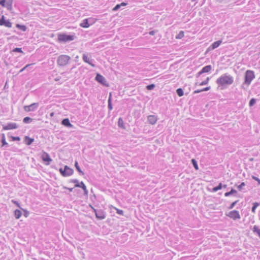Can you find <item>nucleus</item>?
Segmentation results:
<instances>
[{
    "instance_id": "aec40b11",
    "label": "nucleus",
    "mask_w": 260,
    "mask_h": 260,
    "mask_svg": "<svg viewBox=\"0 0 260 260\" xmlns=\"http://www.w3.org/2000/svg\"><path fill=\"white\" fill-rule=\"evenodd\" d=\"M222 43V41L221 40H218L217 41H216L214 42L209 48V49H215L216 48H217Z\"/></svg>"
},
{
    "instance_id": "b1692460",
    "label": "nucleus",
    "mask_w": 260,
    "mask_h": 260,
    "mask_svg": "<svg viewBox=\"0 0 260 260\" xmlns=\"http://www.w3.org/2000/svg\"><path fill=\"white\" fill-rule=\"evenodd\" d=\"M118 125L119 127L125 129V125L124 124L123 120L121 117H119L118 121Z\"/></svg>"
},
{
    "instance_id": "6e6552de",
    "label": "nucleus",
    "mask_w": 260,
    "mask_h": 260,
    "mask_svg": "<svg viewBox=\"0 0 260 260\" xmlns=\"http://www.w3.org/2000/svg\"><path fill=\"white\" fill-rule=\"evenodd\" d=\"M95 79L98 82H99L101 84H102L104 86H105L106 87L109 86V84L107 82V81H106V79H105V78L104 76H103L102 75H101L100 74H99V73L96 74Z\"/></svg>"
},
{
    "instance_id": "72a5a7b5",
    "label": "nucleus",
    "mask_w": 260,
    "mask_h": 260,
    "mask_svg": "<svg viewBox=\"0 0 260 260\" xmlns=\"http://www.w3.org/2000/svg\"><path fill=\"white\" fill-rule=\"evenodd\" d=\"M176 93L179 96H182L184 94V92L183 91V89L181 88H178L176 90Z\"/></svg>"
},
{
    "instance_id": "7ed1b4c3",
    "label": "nucleus",
    "mask_w": 260,
    "mask_h": 260,
    "mask_svg": "<svg viewBox=\"0 0 260 260\" xmlns=\"http://www.w3.org/2000/svg\"><path fill=\"white\" fill-rule=\"evenodd\" d=\"M76 38L74 35H68L66 34H59L58 35V41L60 43H67L72 41Z\"/></svg>"
},
{
    "instance_id": "2eb2a0df",
    "label": "nucleus",
    "mask_w": 260,
    "mask_h": 260,
    "mask_svg": "<svg viewBox=\"0 0 260 260\" xmlns=\"http://www.w3.org/2000/svg\"><path fill=\"white\" fill-rule=\"evenodd\" d=\"M83 60L84 62L91 65L92 67H94L95 66V65L92 63L93 60L88 57L86 54H83Z\"/></svg>"
},
{
    "instance_id": "9b49d317",
    "label": "nucleus",
    "mask_w": 260,
    "mask_h": 260,
    "mask_svg": "<svg viewBox=\"0 0 260 260\" xmlns=\"http://www.w3.org/2000/svg\"><path fill=\"white\" fill-rule=\"evenodd\" d=\"M39 107V103H34L29 106H25L24 109L26 112L34 111L36 110Z\"/></svg>"
},
{
    "instance_id": "2f4dec72",
    "label": "nucleus",
    "mask_w": 260,
    "mask_h": 260,
    "mask_svg": "<svg viewBox=\"0 0 260 260\" xmlns=\"http://www.w3.org/2000/svg\"><path fill=\"white\" fill-rule=\"evenodd\" d=\"M191 163H192L194 168L196 170H199V167H198V163H197V161H196V160L195 159L193 158V159H191Z\"/></svg>"
},
{
    "instance_id": "4c0bfd02",
    "label": "nucleus",
    "mask_w": 260,
    "mask_h": 260,
    "mask_svg": "<svg viewBox=\"0 0 260 260\" xmlns=\"http://www.w3.org/2000/svg\"><path fill=\"white\" fill-rule=\"evenodd\" d=\"M209 80H210V78L207 77L205 81L202 82L201 83H200L199 85L200 86H203V85H207L208 83Z\"/></svg>"
},
{
    "instance_id": "e433bc0d",
    "label": "nucleus",
    "mask_w": 260,
    "mask_h": 260,
    "mask_svg": "<svg viewBox=\"0 0 260 260\" xmlns=\"http://www.w3.org/2000/svg\"><path fill=\"white\" fill-rule=\"evenodd\" d=\"M184 37V31H180L179 34L177 35L176 37V39H181Z\"/></svg>"
},
{
    "instance_id": "58836bf2",
    "label": "nucleus",
    "mask_w": 260,
    "mask_h": 260,
    "mask_svg": "<svg viewBox=\"0 0 260 260\" xmlns=\"http://www.w3.org/2000/svg\"><path fill=\"white\" fill-rule=\"evenodd\" d=\"M155 87V84H151L147 85L146 86V89L148 90H153Z\"/></svg>"
},
{
    "instance_id": "ea45409f",
    "label": "nucleus",
    "mask_w": 260,
    "mask_h": 260,
    "mask_svg": "<svg viewBox=\"0 0 260 260\" xmlns=\"http://www.w3.org/2000/svg\"><path fill=\"white\" fill-rule=\"evenodd\" d=\"M239 200H237L234 202H233L231 205L229 207V209H232L237 204V203L238 202Z\"/></svg>"
},
{
    "instance_id": "473e14b6",
    "label": "nucleus",
    "mask_w": 260,
    "mask_h": 260,
    "mask_svg": "<svg viewBox=\"0 0 260 260\" xmlns=\"http://www.w3.org/2000/svg\"><path fill=\"white\" fill-rule=\"evenodd\" d=\"M259 205V204L257 202H255L253 203V206L251 209V211L252 213H255L256 208Z\"/></svg>"
},
{
    "instance_id": "4d7b16f0",
    "label": "nucleus",
    "mask_w": 260,
    "mask_h": 260,
    "mask_svg": "<svg viewBox=\"0 0 260 260\" xmlns=\"http://www.w3.org/2000/svg\"><path fill=\"white\" fill-rule=\"evenodd\" d=\"M217 2H218L219 3H222L223 0H217Z\"/></svg>"
},
{
    "instance_id": "6ab92c4d",
    "label": "nucleus",
    "mask_w": 260,
    "mask_h": 260,
    "mask_svg": "<svg viewBox=\"0 0 260 260\" xmlns=\"http://www.w3.org/2000/svg\"><path fill=\"white\" fill-rule=\"evenodd\" d=\"M61 124L64 126H66L68 127H73V125L71 123L69 119L68 118H64L61 121Z\"/></svg>"
},
{
    "instance_id": "13d9d810",
    "label": "nucleus",
    "mask_w": 260,
    "mask_h": 260,
    "mask_svg": "<svg viewBox=\"0 0 260 260\" xmlns=\"http://www.w3.org/2000/svg\"><path fill=\"white\" fill-rule=\"evenodd\" d=\"M226 187H227V185L226 184L222 185V187H223V188H226Z\"/></svg>"
},
{
    "instance_id": "de8ad7c7",
    "label": "nucleus",
    "mask_w": 260,
    "mask_h": 260,
    "mask_svg": "<svg viewBox=\"0 0 260 260\" xmlns=\"http://www.w3.org/2000/svg\"><path fill=\"white\" fill-rule=\"evenodd\" d=\"M13 203H14V204H15L17 207H18L19 208H20V204L19 203L16 201H15L14 200H12V201H11Z\"/></svg>"
},
{
    "instance_id": "f257e3e1",
    "label": "nucleus",
    "mask_w": 260,
    "mask_h": 260,
    "mask_svg": "<svg viewBox=\"0 0 260 260\" xmlns=\"http://www.w3.org/2000/svg\"><path fill=\"white\" fill-rule=\"evenodd\" d=\"M216 82L219 86L224 87L232 84L234 82V78L230 75L224 74L218 78Z\"/></svg>"
},
{
    "instance_id": "cd10ccee",
    "label": "nucleus",
    "mask_w": 260,
    "mask_h": 260,
    "mask_svg": "<svg viewBox=\"0 0 260 260\" xmlns=\"http://www.w3.org/2000/svg\"><path fill=\"white\" fill-rule=\"evenodd\" d=\"M108 108L110 110H111L113 109L111 93L110 94V96L108 100Z\"/></svg>"
},
{
    "instance_id": "bb28decb",
    "label": "nucleus",
    "mask_w": 260,
    "mask_h": 260,
    "mask_svg": "<svg viewBox=\"0 0 260 260\" xmlns=\"http://www.w3.org/2000/svg\"><path fill=\"white\" fill-rule=\"evenodd\" d=\"M16 27L19 29L23 31H25L27 30V27L24 25H21L20 24H17Z\"/></svg>"
},
{
    "instance_id": "3c124183",
    "label": "nucleus",
    "mask_w": 260,
    "mask_h": 260,
    "mask_svg": "<svg viewBox=\"0 0 260 260\" xmlns=\"http://www.w3.org/2000/svg\"><path fill=\"white\" fill-rule=\"evenodd\" d=\"M30 66V64H27V65H26V66H25L23 68H22V69L20 70V72H22V71H23L24 70H25L26 69H27V68L29 66Z\"/></svg>"
},
{
    "instance_id": "6e6d98bb",
    "label": "nucleus",
    "mask_w": 260,
    "mask_h": 260,
    "mask_svg": "<svg viewBox=\"0 0 260 260\" xmlns=\"http://www.w3.org/2000/svg\"><path fill=\"white\" fill-rule=\"evenodd\" d=\"M54 113L53 112H51L50 114V116L51 117H53L54 116Z\"/></svg>"
},
{
    "instance_id": "412c9836",
    "label": "nucleus",
    "mask_w": 260,
    "mask_h": 260,
    "mask_svg": "<svg viewBox=\"0 0 260 260\" xmlns=\"http://www.w3.org/2000/svg\"><path fill=\"white\" fill-rule=\"evenodd\" d=\"M34 141V139L31 138L28 136H25L24 137V142L27 145H31L32 142Z\"/></svg>"
},
{
    "instance_id": "7c9ffc66",
    "label": "nucleus",
    "mask_w": 260,
    "mask_h": 260,
    "mask_svg": "<svg viewBox=\"0 0 260 260\" xmlns=\"http://www.w3.org/2000/svg\"><path fill=\"white\" fill-rule=\"evenodd\" d=\"M210 89V86L207 87H205V88H203L202 89H201V90H196L193 91V94H196V93H200V92H202V91H208Z\"/></svg>"
},
{
    "instance_id": "f704fd0d",
    "label": "nucleus",
    "mask_w": 260,
    "mask_h": 260,
    "mask_svg": "<svg viewBox=\"0 0 260 260\" xmlns=\"http://www.w3.org/2000/svg\"><path fill=\"white\" fill-rule=\"evenodd\" d=\"M32 119L29 117H25L23 119V122L25 123H29L31 122Z\"/></svg>"
},
{
    "instance_id": "09e8293b",
    "label": "nucleus",
    "mask_w": 260,
    "mask_h": 260,
    "mask_svg": "<svg viewBox=\"0 0 260 260\" xmlns=\"http://www.w3.org/2000/svg\"><path fill=\"white\" fill-rule=\"evenodd\" d=\"M22 210H23V211H24V216L25 217H28V215H29V212H28V211H27V210H23V209H22Z\"/></svg>"
},
{
    "instance_id": "f8f14e48",
    "label": "nucleus",
    "mask_w": 260,
    "mask_h": 260,
    "mask_svg": "<svg viewBox=\"0 0 260 260\" xmlns=\"http://www.w3.org/2000/svg\"><path fill=\"white\" fill-rule=\"evenodd\" d=\"M41 158L42 160L45 162V164L46 165H50L51 162L52 161V159L51 158L50 155L46 152H43Z\"/></svg>"
},
{
    "instance_id": "4468645a",
    "label": "nucleus",
    "mask_w": 260,
    "mask_h": 260,
    "mask_svg": "<svg viewBox=\"0 0 260 260\" xmlns=\"http://www.w3.org/2000/svg\"><path fill=\"white\" fill-rule=\"evenodd\" d=\"M212 69L211 65L206 66L202 68V69L198 73L197 77L200 76L203 73H209Z\"/></svg>"
},
{
    "instance_id": "864d4df0",
    "label": "nucleus",
    "mask_w": 260,
    "mask_h": 260,
    "mask_svg": "<svg viewBox=\"0 0 260 260\" xmlns=\"http://www.w3.org/2000/svg\"><path fill=\"white\" fill-rule=\"evenodd\" d=\"M120 5V6H125L127 5V3L122 2Z\"/></svg>"
},
{
    "instance_id": "79ce46f5",
    "label": "nucleus",
    "mask_w": 260,
    "mask_h": 260,
    "mask_svg": "<svg viewBox=\"0 0 260 260\" xmlns=\"http://www.w3.org/2000/svg\"><path fill=\"white\" fill-rule=\"evenodd\" d=\"M120 7H121L120 5V4H117L113 8V11H116L118 10H119Z\"/></svg>"
},
{
    "instance_id": "a18cd8bd",
    "label": "nucleus",
    "mask_w": 260,
    "mask_h": 260,
    "mask_svg": "<svg viewBox=\"0 0 260 260\" xmlns=\"http://www.w3.org/2000/svg\"><path fill=\"white\" fill-rule=\"evenodd\" d=\"M11 138L13 141H20V138L19 137L12 136Z\"/></svg>"
},
{
    "instance_id": "c03bdc74",
    "label": "nucleus",
    "mask_w": 260,
    "mask_h": 260,
    "mask_svg": "<svg viewBox=\"0 0 260 260\" xmlns=\"http://www.w3.org/2000/svg\"><path fill=\"white\" fill-rule=\"evenodd\" d=\"M116 213L120 215H123V211L120 209H116Z\"/></svg>"
},
{
    "instance_id": "a878e982",
    "label": "nucleus",
    "mask_w": 260,
    "mask_h": 260,
    "mask_svg": "<svg viewBox=\"0 0 260 260\" xmlns=\"http://www.w3.org/2000/svg\"><path fill=\"white\" fill-rule=\"evenodd\" d=\"M22 215V212L20 210L16 209L14 211V216L16 219H19Z\"/></svg>"
},
{
    "instance_id": "bf43d9fd",
    "label": "nucleus",
    "mask_w": 260,
    "mask_h": 260,
    "mask_svg": "<svg viewBox=\"0 0 260 260\" xmlns=\"http://www.w3.org/2000/svg\"><path fill=\"white\" fill-rule=\"evenodd\" d=\"M58 80H59L58 78H57L55 79V81H58Z\"/></svg>"
},
{
    "instance_id": "5701e85b",
    "label": "nucleus",
    "mask_w": 260,
    "mask_h": 260,
    "mask_svg": "<svg viewBox=\"0 0 260 260\" xmlns=\"http://www.w3.org/2000/svg\"><path fill=\"white\" fill-rule=\"evenodd\" d=\"M75 167L76 170L78 171V172H79V173L80 174V175H84V173L81 170L80 167H79V166L78 165V162H77V161H75Z\"/></svg>"
},
{
    "instance_id": "9d476101",
    "label": "nucleus",
    "mask_w": 260,
    "mask_h": 260,
    "mask_svg": "<svg viewBox=\"0 0 260 260\" xmlns=\"http://www.w3.org/2000/svg\"><path fill=\"white\" fill-rule=\"evenodd\" d=\"M226 215L234 220L239 219L240 218L239 212L237 210L230 211L228 213V214H226Z\"/></svg>"
},
{
    "instance_id": "37998d69",
    "label": "nucleus",
    "mask_w": 260,
    "mask_h": 260,
    "mask_svg": "<svg viewBox=\"0 0 260 260\" xmlns=\"http://www.w3.org/2000/svg\"><path fill=\"white\" fill-rule=\"evenodd\" d=\"M245 186V183L244 182H242L238 186V188L239 190H241L243 188V187Z\"/></svg>"
},
{
    "instance_id": "f03ea898",
    "label": "nucleus",
    "mask_w": 260,
    "mask_h": 260,
    "mask_svg": "<svg viewBox=\"0 0 260 260\" xmlns=\"http://www.w3.org/2000/svg\"><path fill=\"white\" fill-rule=\"evenodd\" d=\"M254 78V72L251 70H247L245 73L244 81L241 85L242 88L246 89Z\"/></svg>"
},
{
    "instance_id": "f3484780",
    "label": "nucleus",
    "mask_w": 260,
    "mask_h": 260,
    "mask_svg": "<svg viewBox=\"0 0 260 260\" xmlns=\"http://www.w3.org/2000/svg\"><path fill=\"white\" fill-rule=\"evenodd\" d=\"M90 18H87L84 19L82 22L80 23V26L83 28H88L89 27L90 24L88 22Z\"/></svg>"
},
{
    "instance_id": "1a4fd4ad",
    "label": "nucleus",
    "mask_w": 260,
    "mask_h": 260,
    "mask_svg": "<svg viewBox=\"0 0 260 260\" xmlns=\"http://www.w3.org/2000/svg\"><path fill=\"white\" fill-rule=\"evenodd\" d=\"M0 26L11 28L12 26V23L9 19L6 20L4 15H2L0 18Z\"/></svg>"
},
{
    "instance_id": "c85d7f7f",
    "label": "nucleus",
    "mask_w": 260,
    "mask_h": 260,
    "mask_svg": "<svg viewBox=\"0 0 260 260\" xmlns=\"http://www.w3.org/2000/svg\"><path fill=\"white\" fill-rule=\"evenodd\" d=\"M237 192V190L235 189L232 188L230 191L226 192L224 193V196L225 197H229L230 196H231L234 193H236Z\"/></svg>"
},
{
    "instance_id": "ddd939ff",
    "label": "nucleus",
    "mask_w": 260,
    "mask_h": 260,
    "mask_svg": "<svg viewBox=\"0 0 260 260\" xmlns=\"http://www.w3.org/2000/svg\"><path fill=\"white\" fill-rule=\"evenodd\" d=\"M17 128L18 125L16 123H8L7 125L3 126L4 130L13 129Z\"/></svg>"
},
{
    "instance_id": "5fc2aeb1",
    "label": "nucleus",
    "mask_w": 260,
    "mask_h": 260,
    "mask_svg": "<svg viewBox=\"0 0 260 260\" xmlns=\"http://www.w3.org/2000/svg\"><path fill=\"white\" fill-rule=\"evenodd\" d=\"M92 208L93 209V211H94V212L95 213V214H96V212L98 211L99 210L95 209L93 207H92Z\"/></svg>"
},
{
    "instance_id": "a211bd4d",
    "label": "nucleus",
    "mask_w": 260,
    "mask_h": 260,
    "mask_svg": "<svg viewBox=\"0 0 260 260\" xmlns=\"http://www.w3.org/2000/svg\"><path fill=\"white\" fill-rule=\"evenodd\" d=\"M148 120L151 124H154L157 121V117L155 115H149L148 116Z\"/></svg>"
},
{
    "instance_id": "c756f323",
    "label": "nucleus",
    "mask_w": 260,
    "mask_h": 260,
    "mask_svg": "<svg viewBox=\"0 0 260 260\" xmlns=\"http://www.w3.org/2000/svg\"><path fill=\"white\" fill-rule=\"evenodd\" d=\"M222 188V184L220 182V183H219V184L217 186L214 187H213L212 188V191L213 192H216L218 190L221 189Z\"/></svg>"
},
{
    "instance_id": "603ef678",
    "label": "nucleus",
    "mask_w": 260,
    "mask_h": 260,
    "mask_svg": "<svg viewBox=\"0 0 260 260\" xmlns=\"http://www.w3.org/2000/svg\"><path fill=\"white\" fill-rule=\"evenodd\" d=\"M63 188H64V189H68V190H69L70 191H71H71H73V189H74V188H68V187H66V186H63Z\"/></svg>"
},
{
    "instance_id": "39448f33",
    "label": "nucleus",
    "mask_w": 260,
    "mask_h": 260,
    "mask_svg": "<svg viewBox=\"0 0 260 260\" xmlns=\"http://www.w3.org/2000/svg\"><path fill=\"white\" fill-rule=\"evenodd\" d=\"M70 182L75 183V187L81 188L84 190V194L85 195L88 194V190L87 189L83 181H81V182H79V181L77 179H71L70 180Z\"/></svg>"
},
{
    "instance_id": "20e7f679",
    "label": "nucleus",
    "mask_w": 260,
    "mask_h": 260,
    "mask_svg": "<svg viewBox=\"0 0 260 260\" xmlns=\"http://www.w3.org/2000/svg\"><path fill=\"white\" fill-rule=\"evenodd\" d=\"M71 59V57L67 55H61L59 56L57 59V63L59 66L63 67L66 66L69 61Z\"/></svg>"
},
{
    "instance_id": "423d86ee",
    "label": "nucleus",
    "mask_w": 260,
    "mask_h": 260,
    "mask_svg": "<svg viewBox=\"0 0 260 260\" xmlns=\"http://www.w3.org/2000/svg\"><path fill=\"white\" fill-rule=\"evenodd\" d=\"M59 172L60 173L62 176L68 177L71 176L73 174L74 170L73 169L70 168L68 166H65L63 169H59Z\"/></svg>"
},
{
    "instance_id": "393cba45",
    "label": "nucleus",
    "mask_w": 260,
    "mask_h": 260,
    "mask_svg": "<svg viewBox=\"0 0 260 260\" xmlns=\"http://www.w3.org/2000/svg\"><path fill=\"white\" fill-rule=\"evenodd\" d=\"M252 231L254 233L256 234L260 238V229L257 225L253 226Z\"/></svg>"
},
{
    "instance_id": "4be33fe9",
    "label": "nucleus",
    "mask_w": 260,
    "mask_h": 260,
    "mask_svg": "<svg viewBox=\"0 0 260 260\" xmlns=\"http://www.w3.org/2000/svg\"><path fill=\"white\" fill-rule=\"evenodd\" d=\"M1 142L2 143V147H8L9 146L8 143L6 142L5 139V136L4 134H2V140Z\"/></svg>"
},
{
    "instance_id": "dca6fc26",
    "label": "nucleus",
    "mask_w": 260,
    "mask_h": 260,
    "mask_svg": "<svg viewBox=\"0 0 260 260\" xmlns=\"http://www.w3.org/2000/svg\"><path fill=\"white\" fill-rule=\"evenodd\" d=\"M95 216L98 219L100 220L104 219L106 217L105 213L101 210H99L98 211L96 212Z\"/></svg>"
},
{
    "instance_id": "8fccbe9b",
    "label": "nucleus",
    "mask_w": 260,
    "mask_h": 260,
    "mask_svg": "<svg viewBox=\"0 0 260 260\" xmlns=\"http://www.w3.org/2000/svg\"><path fill=\"white\" fill-rule=\"evenodd\" d=\"M157 30H151V31H150L149 32V35H151V36H153L155 34V33L157 32Z\"/></svg>"
},
{
    "instance_id": "49530a36",
    "label": "nucleus",
    "mask_w": 260,
    "mask_h": 260,
    "mask_svg": "<svg viewBox=\"0 0 260 260\" xmlns=\"http://www.w3.org/2000/svg\"><path fill=\"white\" fill-rule=\"evenodd\" d=\"M252 178L253 179L255 180V181H257L258 184L260 185V179L258 178H257L254 176H252Z\"/></svg>"
},
{
    "instance_id": "0eeeda50",
    "label": "nucleus",
    "mask_w": 260,
    "mask_h": 260,
    "mask_svg": "<svg viewBox=\"0 0 260 260\" xmlns=\"http://www.w3.org/2000/svg\"><path fill=\"white\" fill-rule=\"evenodd\" d=\"M13 3V0H0V5L6 7L9 11L12 9Z\"/></svg>"
},
{
    "instance_id": "c9c22d12",
    "label": "nucleus",
    "mask_w": 260,
    "mask_h": 260,
    "mask_svg": "<svg viewBox=\"0 0 260 260\" xmlns=\"http://www.w3.org/2000/svg\"><path fill=\"white\" fill-rule=\"evenodd\" d=\"M256 103V100L254 98H252L249 101V107H252Z\"/></svg>"
},
{
    "instance_id": "a19ab883",
    "label": "nucleus",
    "mask_w": 260,
    "mask_h": 260,
    "mask_svg": "<svg viewBox=\"0 0 260 260\" xmlns=\"http://www.w3.org/2000/svg\"><path fill=\"white\" fill-rule=\"evenodd\" d=\"M13 51L14 52H20V53H23V52L22 50V49L20 48H15L13 50Z\"/></svg>"
}]
</instances>
